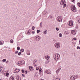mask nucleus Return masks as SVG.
Segmentation results:
<instances>
[{
  "instance_id": "3c124183",
  "label": "nucleus",
  "mask_w": 80,
  "mask_h": 80,
  "mask_svg": "<svg viewBox=\"0 0 80 80\" xmlns=\"http://www.w3.org/2000/svg\"><path fill=\"white\" fill-rule=\"evenodd\" d=\"M58 70L59 71H60V70H61V68H59Z\"/></svg>"
},
{
  "instance_id": "bf43d9fd",
  "label": "nucleus",
  "mask_w": 80,
  "mask_h": 80,
  "mask_svg": "<svg viewBox=\"0 0 80 80\" xmlns=\"http://www.w3.org/2000/svg\"><path fill=\"white\" fill-rule=\"evenodd\" d=\"M72 43H74L73 42H72Z\"/></svg>"
},
{
  "instance_id": "ea45409f",
  "label": "nucleus",
  "mask_w": 80,
  "mask_h": 80,
  "mask_svg": "<svg viewBox=\"0 0 80 80\" xmlns=\"http://www.w3.org/2000/svg\"><path fill=\"white\" fill-rule=\"evenodd\" d=\"M49 18H52V16H49Z\"/></svg>"
},
{
  "instance_id": "79ce46f5",
  "label": "nucleus",
  "mask_w": 80,
  "mask_h": 80,
  "mask_svg": "<svg viewBox=\"0 0 80 80\" xmlns=\"http://www.w3.org/2000/svg\"><path fill=\"white\" fill-rule=\"evenodd\" d=\"M63 5H64L63 7L64 8L65 7H66V4H64Z\"/></svg>"
},
{
  "instance_id": "423d86ee",
  "label": "nucleus",
  "mask_w": 80,
  "mask_h": 80,
  "mask_svg": "<svg viewBox=\"0 0 80 80\" xmlns=\"http://www.w3.org/2000/svg\"><path fill=\"white\" fill-rule=\"evenodd\" d=\"M36 41L37 42H38V41H39L40 40V37L38 36H36L35 37H34Z\"/></svg>"
},
{
  "instance_id": "4c0bfd02",
  "label": "nucleus",
  "mask_w": 80,
  "mask_h": 80,
  "mask_svg": "<svg viewBox=\"0 0 80 80\" xmlns=\"http://www.w3.org/2000/svg\"><path fill=\"white\" fill-rule=\"evenodd\" d=\"M77 40V38H73L72 40Z\"/></svg>"
},
{
  "instance_id": "37998d69",
  "label": "nucleus",
  "mask_w": 80,
  "mask_h": 80,
  "mask_svg": "<svg viewBox=\"0 0 80 80\" xmlns=\"http://www.w3.org/2000/svg\"><path fill=\"white\" fill-rule=\"evenodd\" d=\"M38 73L37 72H36V73L35 75L37 76V77L38 76Z\"/></svg>"
},
{
  "instance_id": "49530a36",
  "label": "nucleus",
  "mask_w": 80,
  "mask_h": 80,
  "mask_svg": "<svg viewBox=\"0 0 80 80\" xmlns=\"http://www.w3.org/2000/svg\"><path fill=\"white\" fill-rule=\"evenodd\" d=\"M32 33L33 34H35V32L34 31H32Z\"/></svg>"
},
{
  "instance_id": "4d7b16f0",
  "label": "nucleus",
  "mask_w": 80,
  "mask_h": 80,
  "mask_svg": "<svg viewBox=\"0 0 80 80\" xmlns=\"http://www.w3.org/2000/svg\"><path fill=\"white\" fill-rule=\"evenodd\" d=\"M43 14L44 15H46V14H45V12H44Z\"/></svg>"
},
{
  "instance_id": "9b49d317",
  "label": "nucleus",
  "mask_w": 80,
  "mask_h": 80,
  "mask_svg": "<svg viewBox=\"0 0 80 80\" xmlns=\"http://www.w3.org/2000/svg\"><path fill=\"white\" fill-rule=\"evenodd\" d=\"M65 0H62L60 2V5H63L65 3Z\"/></svg>"
},
{
  "instance_id": "c03bdc74",
  "label": "nucleus",
  "mask_w": 80,
  "mask_h": 80,
  "mask_svg": "<svg viewBox=\"0 0 80 80\" xmlns=\"http://www.w3.org/2000/svg\"><path fill=\"white\" fill-rule=\"evenodd\" d=\"M56 30H57V31H58V30H59V29H58V28H56Z\"/></svg>"
},
{
  "instance_id": "5fc2aeb1",
  "label": "nucleus",
  "mask_w": 80,
  "mask_h": 80,
  "mask_svg": "<svg viewBox=\"0 0 80 80\" xmlns=\"http://www.w3.org/2000/svg\"><path fill=\"white\" fill-rule=\"evenodd\" d=\"M27 72H28L27 71H26L25 72V73H26V74H27Z\"/></svg>"
},
{
  "instance_id": "a19ab883",
  "label": "nucleus",
  "mask_w": 80,
  "mask_h": 80,
  "mask_svg": "<svg viewBox=\"0 0 80 80\" xmlns=\"http://www.w3.org/2000/svg\"><path fill=\"white\" fill-rule=\"evenodd\" d=\"M18 53V51H17L15 52L16 54H17V53Z\"/></svg>"
},
{
  "instance_id": "72a5a7b5",
  "label": "nucleus",
  "mask_w": 80,
  "mask_h": 80,
  "mask_svg": "<svg viewBox=\"0 0 80 80\" xmlns=\"http://www.w3.org/2000/svg\"><path fill=\"white\" fill-rule=\"evenodd\" d=\"M2 61L3 62H6V59H4L2 60Z\"/></svg>"
},
{
  "instance_id": "4be33fe9",
  "label": "nucleus",
  "mask_w": 80,
  "mask_h": 80,
  "mask_svg": "<svg viewBox=\"0 0 80 80\" xmlns=\"http://www.w3.org/2000/svg\"><path fill=\"white\" fill-rule=\"evenodd\" d=\"M39 72H40V73H42V69H39Z\"/></svg>"
},
{
  "instance_id": "9d476101",
  "label": "nucleus",
  "mask_w": 80,
  "mask_h": 80,
  "mask_svg": "<svg viewBox=\"0 0 80 80\" xmlns=\"http://www.w3.org/2000/svg\"><path fill=\"white\" fill-rule=\"evenodd\" d=\"M45 72L48 74H51L52 73V72L47 69L45 70Z\"/></svg>"
},
{
  "instance_id": "ddd939ff",
  "label": "nucleus",
  "mask_w": 80,
  "mask_h": 80,
  "mask_svg": "<svg viewBox=\"0 0 80 80\" xmlns=\"http://www.w3.org/2000/svg\"><path fill=\"white\" fill-rule=\"evenodd\" d=\"M37 60H34L33 61V65H34V67H36V66H37V65H36V63H37Z\"/></svg>"
},
{
  "instance_id": "603ef678",
  "label": "nucleus",
  "mask_w": 80,
  "mask_h": 80,
  "mask_svg": "<svg viewBox=\"0 0 80 80\" xmlns=\"http://www.w3.org/2000/svg\"><path fill=\"white\" fill-rule=\"evenodd\" d=\"M22 77H25V75H24V74H22Z\"/></svg>"
},
{
  "instance_id": "20e7f679",
  "label": "nucleus",
  "mask_w": 80,
  "mask_h": 80,
  "mask_svg": "<svg viewBox=\"0 0 80 80\" xmlns=\"http://www.w3.org/2000/svg\"><path fill=\"white\" fill-rule=\"evenodd\" d=\"M78 78V76L76 75H73L70 78L71 80H75V79H77Z\"/></svg>"
},
{
  "instance_id": "1a4fd4ad",
  "label": "nucleus",
  "mask_w": 80,
  "mask_h": 80,
  "mask_svg": "<svg viewBox=\"0 0 80 80\" xmlns=\"http://www.w3.org/2000/svg\"><path fill=\"white\" fill-rule=\"evenodd\" d=\"M4 70L5 68H4V67H0V72L1 73L3 72H4Z\"/></svg>"
},
{
  "instance_id": "5701e85b",
  "label": "nucleus",
  "mask_w": 80,
  "mask_h": 80,
  "mask_svg": "<svg viewBox=\"0 0 80 80\" xmlns=\"http://www.w3.org/2000/svg\"><path fill=\"white\" fill-rule=\"evenodd\" d=\"M10 78L11 79H12V80H14V77H13V76H12Z\"/></svg>"
},
{
  "instance_id": "f03ea898",
  "label": "nucleus",
  "mask_w": 80,
  "mask_h": 80,
  "mask_svg": "<svg viewBox=\"0 0 80 80\" xmlns=\"http://www.w3.org/2000/svg\"><path fill=\"white\" fill-rule=\"evenodd\" d=\"M18 65L19 66H21V65H23L25 64V61L23 60H21L18 61Z\"/></svg>"
},
{
  "instance_id": "6e6552de",
  "label": "nucleus",
  "mask_w": 80,
  "mask_h": 80,
  "mask_svg": "<svg viewBox=\"0 0 80 80\" xmlns=\"http://www.w3.org/2000/svg\"><path fill=\"white\" fill-rule=\"evenodd\" d=\"M69 25L70 27H73V21H70L69 22Z\"/></svg>"
},
{
  "instance_id": "c9c22d12",
  "label": "nucleus",
  "mask_w": 80,
  "mask_h": 80,
  "mask_svg": "<svg viewBox=\"0 0 80 80\" xmlns=\"http://www.w3.org/2000/svg\"><path fill=\"white\" fill-rule=\"evenodd\" d=\"M36 70H39L40 69H39V68H36Z\"/></svg>"
},
{
  "instance_id": "e433bc0d",
  "label": "nucleus",
  "mask_w": 80,
  "mask_h": 80,
  "mask_svg": "<svg viewBox=\"0 0 80 80\" xmlns=\"http://www.w3.org/2000/svg\"><path fill=\"white\" fill-rule=\"evenodd\" d=\"M78 6L79 7H80V3H79L78 2Z\"/></svg>"
},
{
  "instance_id": "0eeeda50",
  "label": "nucleus",
  "mask_w": 80,
  "mask_h": 80,
  "mask_svg": "<svg viewBox=\"0 0 80 80\" xmlns=\"http://www.w3.org/2000/svg\"><path fill=\"white\" fill-rule=\"evenodd\" d=\"M54 46L56 48H59L60 47V45L58 43H55L54 44Z\"/></svg>"
},
{
  "instance_id": "13d9d810",
  "label": "nucleus",
  "mask_w": 80,
  "mask_h": 80,
  "mask_svg": "<svg viewBox=\"0 0 80 80\" xmlns=\"http://www.w3.org/2000/svg\"><path fill=\"white\" fill-rule=\"evenodd\" d=\"M41 80H44V79H41Z\"/></svg>"
},
{
  "instance_id": "8fccbe9b",
  "label": "nucleus",
  "mask_w": 80,
  "mask_h": 80,
  "mask_svg": "<svg viewBox=\"0 0 80 80\" xmlns=\"http://www.w3.org/2000/svg\"><path fill=\"white\" fill-rule=\"evenodd\" d=\"M45 13L46 15H48V13L47 12H45Z\"/></svg>"
},
{
  "instance_id": "a18cd8bd",
  "label": "nucleus",
  "mask_w": 80,
  "mask_h": 80,
  "mask_svg": "<svg viewBox=\"0 0 80 80\" xmlns=\"http://www.w3.org/2000/svg\"><path fill=\"white\" fill-rule=\"evenodd\" d=\"M66 33L67 35H68L69 34V33H68L67 31H66Z\"/></svg>"
},
{
  "instance_id": "de8ad7c7",
  "label": "nucleus",
  "mask_w": 80,
  "mask_h": 80,
  "mask_svg": "<svg viewBox=\"0 0 80 80\" xmlns=\"http://www.w3.org/2000/svg\"><path fill=\"white\" fill-rule=\"evenodd\" d=\"M30 52V51L28 50H27V53H28V52Z\"/></svg>"
},
{
  "instance_id": "6e6d98bb",
  "label": "nucleus",
  "mask_w": 80,
  "mask_h": 80,
  "mask_svg": "<svg viewBox=\"0 0 80 80\" xmlns=\"http://www.w3.org/2000/svg\"><path fill=\"white\" fill-rule=\"evenodd\" d=\"M79 45H80V40H79Z\"/></svg>"
},
{
  "instance_id": "f704fd0d",
  "label": "nucleus",
  "mask_w": 80,
  "mask_h": 80,
  "mask_svg": "<svg viewBox=\"0 0 80 80\" xmlns=\"http://www.w3.org/2000/svg\"><path fill=\"white\" fill-rule=\"evenodd\" d=\"M20 47H17V50H20Z\"/></svg>"
},
{
  "instance_id": "412c9836",
  "label": "nucleus",
  "mask_w": 80,
  "mask_h": 80,
  "mask_svg": "<svg viewBox=\"0 0 80 80\" xmlns=\"http://www.w3.org/2000/svg\"><path fill=\"white\" fill-rule=\"evenodd\" d=\"M10 42L11 43H13V40L12 39H11L10 40Z\"/></svg>"
},
{
  "instance_id": "473e14b6",
  "label": "nucleus",
  "mask_w": 80,
  "mask_h": 80,
  "mask_svg": "<svg viewBox=\"0 0 80 80\" xmlns=\"http://www.w3.org/2000/svg\"><path fill=\"white\" fill-rule=\"evenodd\" d=\"M27 54L28 55H30V52H28L27 53Z\"/></svg>"
},
{
  "instance_id": "39448f33",
  "label": "nucleus",
  "mask_w": 80,
  "mask_h": 80,
  "mask_svg": "<svg viewBox=\"0 0 80 80\" xmlns=\"http://www.w3.org/2000/svg\"><path fill=\"white\" fill-rule=\"evenodd\" d=\"M57 20L58 22H62V17L61 16H58L57 17Z\"/></svg>"
},
{
  "instance_id": "bb28decb",
  "label": "nucleus",
  "mask_w": 80,
  "mask_h": 80,
  "mask_svg": "<svg viewBox=\"0 0 80 80\" xmlns=\"http://www.w3.org/2000/svg\"><path fill=\"white\" fill-rule=\"evenodd\" d=\"M35 29V27L33 26L32 27V30H34Z\"/></svg>"
},
{
  "instance_id": "2eb2a0df",
  "label": "nucleus",
  "mask_w": 80,
  "mask_h": 80,
  "mask_svg": "<svg viewBox=\"0 0 80 80\" xmlns=\"http://www.w3.org/2000/svg\"><path fill=\"white\" fill-rule=\"evenodd\" d=\"M20 69H16V70H15L14 71V73H18V72H19Z\"/></svg>"
},
{
  "instance_id": "7ed1b4c3",
  "label": "nucleus",
  "mask_w": 80,
  "mask_h": 80,
  "mask_svg": "<svg viewBox=\"0 0 80 80\" xmlns=\"http://www.w3.org/2000/svg\"><path fill=\"white\" fill-rule=\"evenodd\" d=\"M71 8L72 10L74 12H75L77 11V8H75L74 5H71Z\"/></svg>"
},
{
  "instance_id": "393cba45",
  "label": "nucleus",
  "mask_w": 80,
  "mask_h": 80,
  "mask_svg": "<svg viewBox=\"0 0 80 80\" xmlns=\"http://www.w3.org/2000/svg\"><path fill=\"white\" fill-rule=\"evenodd\" d=\"M40 27L41 28L42 27V22L40 23Z\"/></svg>"
},
{
  "instance_id": "c756f323",
  "label": "nucleus",
  "mask_w": 80,
  "mask_h": 80,
  "mask_svg": "<svg viewBox=\"0 0 80 80\" xmlns=\"http://www.w3.org/2000/svg\"><path fill=\"white\" fill-rule=\"evenodd\" d=\"M39 32H40V30H37V33H39Z\"/></svg>"
},
{
  "instance_id": "09e8293b",
  "label": "nucleus",
  "mask_w": 80,
  "mask_h": 80,
  "mask_svg": "<svg viewBox=\"0 0 80 80\" xmlns=\"http://www.w3.org/2000/svg\"><path fill=\"white\" fill-rule=\"evenodd\" d=\"M72 2H75V0H72Z\"/></svg>"
},
{
  "instance_id": "2f4dec72",
  "label": "nucleus",
  "mask_w": 80,
  "mask_h": 80,
  "mask_svg": "<svg viewBox=\"0 0 80 80\" xmlns=\"http://www.w3.org/2000/svg\"><path fill=\"white\" fill-rule=\"evenodd\" d=\"M8 75H9V73H6L7 77H8Z\"/></svg>"
},
{
  "instance_id": "052dcab7",
  "label": "nucleus",
  "mask_w": 80,
  "mask_h": 80,
  "mask_svg": "<svg viewBox=\"0 0 80 80\" xmlns=\"http://www.w3.org/2000/svg\"><path fill=\"white\" fill-rule=\"evenodd\" d=\"M57 71H59V72H60V71L58 70V69L57 70Z\"/></svg>"
},
{
  "instance_id": "864d4df0",
  "label": "nucleus",
  "mask_w": 80,
  "mask_h": 80,
  "mask_svg": "<svg viewBox=\"0 0 80 80\" xmlns=\"http://www.w3.org/2000/svg\"><path fill=\"white\" fill-rule=\"evenodd\" d=\"M59 72V71H56L57 73H58Z\"/></svg>"
},
{
  "instance_id": "7c9ffc66",
  "label": "nucleus",
  "mask_w": 80,
  "mask_h": 80,
  "mask_svg": "<svg viewBox=\"0 0 80 80\" xmlns=\"http://www.w3.org/2000/svg\"><path fill=\"white\" fill-rule=\"evenodd\" d=\"M22 72L23 73H24V72H25V70H24L23 69H22Z\"/></svg>"
},
{
  "instance_id": "dca6fc26",
  "label": "nucleus",
  "mask_w": 80,
  "mask_h": 80,
  "mask_svg": "<svg viewBox=\"0 0 80 80\" xmlns=\"http://www.w3.org/2000/svg\"><path fill=\"white\" fill-rule=\"evenodd\" d=\"M4 43V41H0V45H2Z\"/></svg>"
},
{
  "instance_id": "a878e982",
  "label": "nucleus",
  "mask_w": 80,
  "mask_h": 80,
  "mask_svg": "<svg viewBox=\"0 0 80 80\" xmlns=\"http://www.w3.org/2000/svg\"><path fill=\"white\" fill-rule=\"evenodd\" d=\"M59 37H62V33L59 34Z\"/></svg>"
},
{
  "instance_id": "6ab92c4d",
  "label": "nucleus",
  "mask_w": 80,
  "mask_h": 80,
  "mask_svg": "<svg viewBox=\"0 0 80 80\" xmlns=\"http://www.w3.org/2000/svg\"><path fill=\"white\" fill-rule=\"evenodd\" d=\"M29 70H30V71H33V68H32V67L29 66Z\"/></svg>"
},
{
  "instance_id": "f3484780",
  "label": "nucleus",
  "mask_w": 80,
  "mask_h": 80,
  "mask_svg": "<svg viewBox=\"0 0 80 80\" xmlns=\"http://www.w3.org/2000/svg\"><path fill=\"white\" fill-rule=\"evenodd\" d=\"M17 80H21V77L20 76H17Z\"/></svg>"
},
{
  "instance_id": "4468645a",
  "label": "nucleus",
  "mask_w": 80,
  "mask_h": 80,
  "mask_svg": "<svg viewBox=\"0 0 80 80\" xmlns=\"http://www.w3.org/2000/svg\"><path fill=\"white\" fill-rule=\"evenodd\" d=\"M45 59L47 60H49L50 59V57L48 56H46L45 57Z\"/></svg>"
},
{
  "instance_id": "680f3d73",
  "label": "nucleus",
  "mask_w": 80,
  "mask_h": 80,
  "mask_svg": "<svg viewBox=\"0 0 80 80\" xmlns=\"http://www.w3.org/2000/svg\"><path fill=\"white\" fill-rule=\"evenodd\" d=\"M0 80H1V79H0Z\"/></svg>"
},
{
  "instance_id": "aec40b11",
  "label": "nucleus",
  "mask_w": 80,
  "mask_h": 80,
  "mask_svg": "<svg viewBox=\"0 0 80 80\" xmlns=\"http://www.w3.org/2000/svg\"><path fill=\"white\" fill-rule=\"evenodd\" d=\"M47 30H45L43 32V33H44V34H47Z\"/></svg>"
},
{
  "instance_id": "f257e3e1",
  "label": "nucleus",
  "mask_w": 80,
  "mask_h": 80,
  "mask_svg": "<svg viewBox=\"0 0 80 80\" xmlns=\"http://www.w3.org/2000/svg\"><path fill=\"white\" fill-rule=\"evenodd\" d=\"M60 57V55L58 53L55 54L53 56L54 60H55L56 61H57V60L59 59Z\"/></svg>"
},
{
  "instance_id": "f8f14e48",
  "label": "nucleus",
  "mask_w": 80,
  "mask_h": 80,
  "mask_svg": "<svg viewBox=\"0 0 80 80\" xmlns=\"http://www.w3.org/2000/svg\"><path fill=\"white\" fill-rule=\"evenodd\" d=\"M71 33L72 34H73V35H75V34H76V33H77V30H74L72 31Z\"/></svg>"
},
{
  "instance_id": "a211bd4d",
  "label": "nucleus",
  "mask_w": 80,
  "mask_h": 80,
  "mask_svg": "<svg viewBox=\"0 0 80 80\" xmlns=\"http://www.w3.org/2000/svg\"><path fill=\"white\" fill-rule=\"evenodd\" d=\"M31 30H28V32H27V34H28V35H30V32H31Z\"/></svg>"
},
{
  "instance_id": "cd10ccee",
  "label": "nucleus",
  "mask_w": 80,
  "mask_h": 80,
  "mask_svg": "<svg viewBox=\"0 0 80 80\" xmlns=\"http://www.w3.org/2000/svg\"><path fill=\"white\" fill-rule=\"evenodd\" d=\"M55 80H60V78H57L55 79Z\"/></svg>"
},
{
  "instance_id": "b1692460",
  "label": "nucleus",
  "mask_w": 80,
  "mask_h": 80,
  "mask_svg": "<svg viewBox=\"0 0 80 80\" xmlns=\"http://www.w3.org/2000/svg\"><path fill=\"white\" fill-rule=\"evenodd\" d=\"M20 51L21 52H24V49H21L20 50Z\"/></svg>"
},
{
  "instance_id": "58836bf2",
  "label": "nucleus",
  "mask_w": 80,
  "mask_h": 80,
  "mask_svg": "<svg viewBox=\"0 0 80 80\" xmlns=\"http://www.w3.org/2000/svg\"><path fill=\"white\" fill-rule=\"evenodd\" d=\"M21 53H22L21 52H19L18 53V55H21Z\"/></svg>"
},
{
  "instance_id": "c85d7f7f",
  "label": "nucleus",
  "mask_w": 80,
  "mask_h": 80,
  "mask_svg": "<svg viewBox=\"0 0 80 80\" xmlns=\"http://www.w3.org/2000/svg\"><path fill=\"white\" fill-rule=\"evenodd\" d=\"M77 48L78 50H80V47L79 46H78Z\"/></svg>"
}]
</instances>
